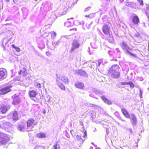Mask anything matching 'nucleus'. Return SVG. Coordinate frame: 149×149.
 <instances>
[{
    "instance_id": "1",
    "label": "nucleus",
    "mask_w": 149,
    "mask_h": 149,
    "mask_svg": "<svg viewBox=\"0 0 149 149\" xmlns=\"http://www.w3.org/2000/svg\"><path fill=\"white\" fill-rule=\"evenodd\" d=\"M120 67L118 65H112L109 70L108 74L109 76L113 78H118L120 74V72L118 71Z\"/></svg>"
},
{
    "instance_id": "13",
    "label": "nucleus",
    "mask_w": 149,
    "mask_h": 149,
    "mask_svg": "<svg viewBox=\"0 0 149 149\" xmlns=\"http://www.w3.org/2000/svg\"><path fill=\"white\" fill-rule=\"evenodd\" d=\"M125 5L133 8L140 9V7H139L138 5L133 2H128L125 3Z\"/></svg>"
},
{
    "instance_id": "64",
    "label": "nucleus",
    "mask_w": 149,
    "mask_h": 149,
    "mask_svg": "<svg viewBox=\"0 0 149 149\" xmlns=\"http://www.w3.org/2000/svg\"><path fill=\"white\" fill-rule=\"evenodd\" d=\"M147 108L149 109V104L148 105Z\"/></svg>"
},
{
    "instance_id": "23",
    "label": "nucleus",
    "mask_w": 149,
    "mask_h": 149,
    "mask_svg": "<svg viewBox=\"0 0 149 149\" xmlns=\"http://www.w3.org/2000/svg\"><path fill=\"white\" fill-rule=\"evenodd\" d=\"M55 17V15L54 14H52L50 17H48V19L47 21L50 23L49 24V25L51 24V23H52L54 21Z\"/></svg>"
},
{
    "instance_id": "58",
    "label": "nucleus",
    "mask_w": 149,
    "mask_h": 149,
    "mask_svg": "<svg viewBox=\"0 0 149 149\" xmlns=\"http://www.w3.org/2000/svg\"><path fill=\"white\" fill-rule=\"evenodd\" d=\"M116 50L118 52H120V50L118 48H116Z\"/></svg>"
},
{
    "instance_id": "31",
    "label": "nucleus",
    "mask_w": 149,
    "mask_h": 149,
    "mask_svg": "<svg viewBox=\"0 0 149 149\" xmlns=\"http://www.w3.org/2000/svg\"><path fill=\"white\" fill-rule=\"evenodd\" d=\"M39 45V47L40 48H43L45 47V45L44 43L42 42L40 43H38Z\"/></svg>"
},
{
    "instance_id": "26",
    "label": "nucleus",
    "mask_w": 149,
    "mask_h": 149,
    "mask_svg": "<svg viewBox=\"0 0 149 149\" xmlns=\"http://www.w3.org/2000/svg\"><path fill=\"white\" fill-rule=\"evenodd\" d=\"M37 136L40 138H45L46 137V134L42 132L37 134Z\"/></svg>"
},
{
    "instance_id": "12",
    "label": "nucleus",
    "mask_w": 149,
    "mask_h": 149,
    "mask_svg": "<svg viewBox=\"0 0 149 149\" xmlns=\"http://www.w3.org/2000/svg\"><path fill=\"white\" fill-rule=\"evenodd\" d=\"M12 86H10L2 88L0 90V94L3 95L6 94L11 91L10 88Z\"/></svg>"
},
{
    "instance_id": "35",
    "label": "nucleus",
    "mask_w": 149,
    "mask_h": 149,
    "mask_svg": "<svg viewBox=\"0 0 149 149\" xmlns=\"http://www.w3.org/2000/svg\"><path fill=\"white\" fill-rule=\"evenodd\" d=\"M91 45L93 48L95 49L97 47V45L94 42H91Z\"/></svg>"
},
{
    "instance_id": "29",
    "label": "nucleus",
    "mask_w": 149,
    "mask_h": 149,
    "mask_svg": "<svg viewBox=\"0 0 149 149\" xmlns=\"http://www.w3.org/2000/svg\"><path fill=\"white\" fill-rule=\"evenodd\" d=\"M54 149H60L59 143L57 141L53 146Z\"/></svg>"
},
{
    "instance_id": "32",
    "label": "nucleus",
    "mask_w": 149,
    "mask_h": 149,
    "mask_svg": "<svg viewBox=\"0 0 149 149\" xmlns=\"http://www.w3.org/2000/svg\"><path fill=\"white\" fill-rule=\"evenodd\" d=\"M139 3L140 5L139 7H140V9L142 8L143 5V1L141 0H137Z\"/></svg>"
},
{
    "instance_id": "49",
    "label": "nucleus",
    "mask_w": 149,
    "mask_h": 149,
    "mask_svg": "<svg viewBox=\"0 0 149 149\" xmlns=\"http://www.w3.org/2000/svg\"><path fill=\"white\" fill-rule=\"evenodd\" d=\"M15 49L16 50L17 52H19L20 51V49L19 47H16V48Z\"/></svg>"
},
{
    "instance_id": "11",
    "label": "nucleus",
    "mask_w": 149,
    "mask_h": 149,
    "mask_svg": "<svg viewBox=\"0 0 149 149\" xmlns=\"http://www.w3.org/2000/svg\"><path fill=\"white\" fill-rule=\"evenodd\" d=\"M110 28L107 24H105L102 26V30L103 32L105 35L109 36L110 35Z\"/></svg>"
},
{
    "instance_id": "62",
    "label": "nucleus",
    "mask_w": 149,
    "mask_h": 149,
    "mask_svg": "<svg viewBox=\"0 0 149 149\" xmlns=\"http://www.w3.org/2000/svg\"><path fill=\"white\" fill-rule=\"evenodd\" d=\"M10 18H7L6 19V21H8L10 20Z\"/></svg>"
},
{
    "instance_id": "7",
    "label": "nucleus",
    "mask_w": 149,
    "mask_h": 149,
    "mask_svg": "<svg viewBox=\"0 0 149 149\" xmlns=\"http://www.w3.org/2000/svg\"><path fill=\"white\" fill-rule=\"evenodd\" d=\"M121 46L123 49H125L126 50V52L127 53L129 54L132 56L134 57H135L136 56L135 54L132 53L129 50L130 49V47L124 42H122L121 44Z\"/></svg>"
},
{
    "instance_id": "47",
    "label": "nucleus",
    "mask_w": 149,
    "mask_h": 149,
    "mask_svg": "<svg viewBox=\"0 0 149 149\" xmlns=\"http://www.w3.org/2000/svg\"><path fill=\"white\" fill-rule=\"evenodd\" d=\"M118 118L121 121L123 122H125V121L124 119H123L121 118V117L120 116H118Z\"/></svg>"
},
{
    "instance_id": "18",
    "label": "nucleus",
    "mask_w": 149,
    "mask_h": 149,
    "mask_svg": "<svg viewBox=\"0 0 149 149\" xmlns=\"http://www.w3.org/2000/svg\"><path fill=\"white\" fill-rule=\"evenodd\" d=\"M121 111L124 116L127 118H130V116L126 109L124 108L121 109Z\"/></svg>"
},
{
    "instance_id": "39",
    "label": "nucleus",
    "mask_w": 149,
    "mask_h": 149,
    "mask_svg": "<svg viewBox=\"0 0 149 149\" xmlns=\"http://www.w3.org/2000/svg\"><path fill=\"white\" fill-rule=\"evenodd\" d=\"M128 85H130V87L132 88H134V84L131 81L128 82Z\"/></svg>"
},
{
    "instance_id": "20",
    "label": "nucleus",
    "mask_w": 149,
    "mask_h": 149,
    "mask_svg": "<svg viewBox=\"0 0 149 149\" xmlns=\"http://www.w3.org/2000/svg\"><path fill=\"white\" fill-rule=\"evenodd\" d=\"M37 94V92L34 90L30 91L29 92V95L31 99L35 97Z\"/></svg>"
},
{
    "instance_id": "8",
    "label": "nucleus",
    "mask_w": 149,
    "mask_h": 149,
    "mask_svg": "<svg viewBox=\"0 0 149 149\" xmlns=\"http://www.w3.org/2000/svg\"><path fill=\"white\" fill-rule=\"evenodd\" d=\"M7 73L5 69L3 68H0V80H2L6 78Z\"/></svg>"
},
{
    "instance_id": "3",
    "label": "nucleus",
    "mask_w": 149,
    "mask_h": 149,
    "mask_svg": "<svg viewBox=\"0 0 149 149\" xmlns=\"http://www.w3.org/2000/svg\"><path fill=\"white\" fill-rule=\"evenodd\" d=\"M12 116V118L13 120L15 121L18 120L20 117V116L18 114L17 111H15L13 112L10 113L8 116V118L10 119Z\"/></svg>"
},
{
    "instance_id": "33",
    "label": "nucleus",
    "mask_w": 149,
    "mask_h": 149,
    "mask_svg": "<svg viewBox=\"0 0 149 149\" xmlns=\"http://www.w3.org/2000/svg\"><path fill=\"white\" fill-rule=\"evenodd\" d=\"M146 15L148 18H149V5L146 7Z\"/></svg>"
},
{
    "instance_id": "44",
    "label": "nucleus",
    "mask_w": 149,
    "mask_h": 149,
    "mask_svg": "<svg viewBox=\"0 0 149 149\" xmlns=\"http://www.w3.org/2000/svg\"><path fill=\"white\" fill-rule=\"evenodd\" d=\"M94 14H90V15H86V17H94Z\"/></svg>"
},
{
    "instance_id": "61",
    "label": "nucleus",
    "mask_w": 149,
    "mask_h": 149,
    "mask_svg": "<svg viewBox=\"0 0 149 149\" xmlns=\"http://www.w3.org/2000/svg\"><path fill=\"white\" fill-rule=\"evenodd\" d=\"M124 0H120V3H122L124 1Z\"/></svg>"
},
{
    "instance_id": "51",
    "label": "nucleus",
    "mask_w": 149,
    "mask_h": 149,
    "mask_svg": "<svg viewBox=\"0 0 149 149\" xmlns=\"http://www.w3.org/2000/svg\"><path fill=\"white\" fill-rule=\"evenodd\" d=\"M88 106L91 107H96V106L95 105H94L93 104H90Z\"/></svg>"
},
{
    "instance_id": "34",
    "label": "nucleus",
    "mask_w": 149,
    "mask_h": 149,
    "mask_svg": "<svg viewBox=\"0 0 149 149\" xmlns=\"http://www.w3.org/2000/svg\"><path fill=\"white\" fill-rule=\"evenodd\" d=\"M76 139L78 140H79L81 142H83L85 140V139H81V137L78 135L77 136H76Z\"/></svg>"
},
{
    "instance_id": "63",
    "label": "nucleus",
    "mask_w": 149,
    "mask_h": 149,
    "mask_svg": "<svg viewBox=\"0 0 149 149\" xmlns=\"http://www.w3.org/2000/svg\"><path fill=\"white\" fill-rule=\"evenodd\" d=\"M6 2H9L10 1V0H5Z\"/></svg>"
},
{
    "instance_id": "17",
    "label": "nucleus",
    "mask_w": 149,
    "mask_h": 149,
    "mask_svg": "<svg viewBox=\"0 0 149 149\" xmlns=\"http://www.w3.org/2000/svg\"><path fill=\"white\" fill-rule=\"evenodd\" d=\"M10 108V106L9 105L6 106H2L0 108V111L3 113H5L6 111Z\"/></svg>"
},
{
    "instance_id": "42",
    "label": "nucleus",
    "mask_w": 149,
    "mask_h": 149,
    "mask_svg": "<svg viewBox=\"0 0 149 149\" xmlns=\"http://www.w3.org/2000/svg\"><path fill=\"white\" fill-rule=\"evenodd\" d=\"M144 79L142 77H138V80L142 81L144 80Z\"/></svg>"
},
{
    "instance_id": "48",
    "label": "nucleus",
    "mask_w": 149,
    "mask_h": 149,
    "mask_svg": "<svg viewBox=\"0 0 149 149\" xmlns=\"http://www.w3.org/2000/svg\"><path fill=\"white\" fill-rule=\"evenodd\" d=\"M46 55L48 56H49L51 55V54L48 52H46Z\"/></svg>"
},
{
    "instance_id": "40",
    "label": "nucleus",
    "mask_w": 149,
    "mask_h": 149,
    "mask_svg": "<svg viewBox=\"0 0 149 149\" xmlns=\"http://www.w3.org/2000/svg\"><path fill=\"white\" fill-rule=\"evenodd\" d=\"M134 37L136 38H139L140 37V35L138 33L136 32L134 34Z\"/></svg>"
},
{
    "instance_id": "41",
    "label": "nucleus",
    "mask_w": 149,
    "mask_h": 149,
    "mask_svg": "<svg viewBox=\"0 0 149 149\" xmlns=\"http://www.w3.org/2000/svg\"><path fill=\"white\" fill-rule=\"evenodd\" d=\"M95 93L97 95L101 94V92L98 90H96L95 91Z\"/></svg>"
},
{
    "instance_id": "22",
    "label": "nucleus",
    "mask_w": 149,
    "mask_h": 149,
    "mask_svg": "<svg viewBox=\"0 0 149 149\" xmlns=\"http://www.w3.org/2000/svg\"><path fill=\"white\" fill-rule=\"evenodd\" d=\"M20 102V100L19 98L17 96H16L14 97L12 103L14 105H16L18 104Z\"/></svg>"
},
{
    "instance_id": "25",
    "label": "nucleus",
    "mask_w": 149,
    "mask_h": 149,
    "mask_svg": "<svg viewBox=\"0 0 149 149\" xmlns=\"http://www.w3.org/2000/svg\"><path fill=\"white\" fill-rule=\"evenodd\" d=\"M22 73V74L24 76H25L27 74V72L25 68L23 67L22 69L19 72V74H21Z\"/></svg>"
},
{
    "instance_id": "21",
    "label": "nucleus",
    "mask_w": 149,
    "mask_h": 149,
    "mask_svg": "<svg viewBox=\"0 0 149 149\" xmlns=\"http://www.w3.org/2000/svg\"><path fill=\"white\" fill-rule=\"evenodd\" d=\"M75 86L77 88L81 89H83L84 86V84L80 82L75 83Z\"/></svg>"
},
{
    "instance_id": "10",
    "label": "nucleus",
    "mask_w": 149,
    "mask_h": 149,
    "mask_svg": "<svg viewBox=\"0 0 149 149\" xmlns=\"http://www.w3.org/2000/svg\"><path fill=\"white\" fill-rule=\"evenodd\" d=\"M57 78L56 79V81L57 82H60L61 81H63L64 83L66 84H68V79L67 77L63 76H59L58 77L57 74H56Z\"/></svg>"
},
{
    "instance_id": "46",
    "label": "nucleus",
    "mask_w": 149,
    "mask_h": 149,
    "mask_svg": "<svg viewBox=\"0 0 149 149\" xmlns=\"http://www.w3.org/2000/svg\"><path fill=\"white\" fill-rule=\"evenodd\" d=\"M91 8V7H90V6H89V7H87L85 9V10H84L85 12H86V11H88V10H89Z\"/></svg>"
},
{
    "instance_id": "37",
    "label": "nucleus",
    "mask_w": 149,
    "mask_h": 149,
    "mask_svg": "<svg viewBox=\"0 0 149 149\" xmlns=\"http://www.w3.org/2000/svg\"><path fill=\"white\" fill-rule=\"evenodd\" d=\"M49 34L51 35L52 37L53 38L54 37H55L56 36V33L53 31L51 32Z\"/></svg>"
},
{
    "instance_id": "24",
    "label": "nucleus",
    "mask_w": 149,
    "mask_h": 149,
    "mask_svg": "<svg viewBox=\"0 0 149 149\" xmlns=\"http://www.w3.org/2000/svg\"><path fill=\"white\" fill-rule=\"evenodd\" d=\"M101 98L105 103H107L108 104L110 105L112 104L111 101L107 99L104 96H101Z\"/></svg>"
},
{
    "instance_id": "45",
    "label": "nucleus",
    "mask_w": 149,
    "mask_h": 149,
    "mask_svg": "<svg viewBox=\"0 0 149 149\" xmlns=\"http://www.w3.org/2000/svg\"><path fill=\"white\" fill-rule=\"evenodd\" d=\"M114 115L116 116H117L118 118V116H120L119 115V113L117 111H116L114 113Z\"/></svg>"
},
{
    "instance_id": "54",
    "label": "nucleus",
    "mask_w": 149,
    "mask_h": 149,
    "mask_svg": "<svg viewBox=\"0 0 149 149\" xmlns=\"http://www.w3.org/2000/svg\"><path fill=\"white\" fill-rule=\"evenodd\" d=\"M89 95L90 96L92 97H94V95L92 94H89Z\"/></svg>"
},
{
    "instance_id": "60",
    "label": "nucleus",
    "mask_w": 149,
    "mask_h": 149,
    "mask_svg": "<svg viewBox=\"0 0 149 149\" xmlns=\"http://www.w3.org/2000/svg\"><path fill=\"white\" fill-rule=\"evenodd\" d=\"M52 99V98H51L50 97H49V99L48 101L49 102H50V100H51V99Z\"/></svg>"
},
{
    "instance_id": "6",
    "label": "nucleus",
    "mask_w": 149,
    "mask_h": 149,
    "mask_svg": "<svg viewBox=\"0 0 149 149\" xmlns=\"http://www.w3.org/2000/svg\"><path fill=\"white\" fill-rule=\"evenodd\" d=\"M80 46V43L77 40H73L71 43V47L70 52H72L75 49L79 48Z\"/></svg>"
},
{
    "instance_id": "30",
    "label": "nucleus",
    "mask_w": 149,
    "mask_h": 149,
    "mask_svg": "<svg viewBox=\"0 0 149 149\" xmlns=\"http://www.w3.org/2000/svg\"><path fill=\"white\" fill-rule=\"evenodd\" d=\"M18 129L19 130L21 131H25L24 126L23 125H19Z\"/></svg>"
},
{
    "instance_id": "5",
    "label": "nucleus",
    "mask_w": 149,
    "mask_h": 149,
    "mask_svg": "<svg viewBox=\"0 0 149 149\" xmlns=\"http://www.w3.org/2000/svg\"><path fill=\"white\" fill-rule=\"evenodd\" d=\"M11 125V123L5 120H2L0 121V127L6 131L7 130L8 128Z\"/></svg>"
},
{
    "instance_id": "36",
    "label": "nucleus",
    "mask_w": 149,
    "mask_h": 149,
    "mask_svg": "<svg viewBox=\"0 0 149 149\" xmlns=\"http://www.w3.org/2000/svg\"><path fill=\"white\" fill-rule=\"evenodd\" d=\"M110 35H109V38L108 39V41L110 43L113 42V39L111 36H110Z\"/></svg>"
},
{
    "instance_id": "19",
    "label": "nucleus",
    "mask_w": 149,
    "mask_h": 149,
    "mask_svg": "<svg viewBox=\"0 0 149 149\" xmlns=\"http://www.w3.org/2000/svg\"><path fill=\"white\" fill-rule=\"evenodd\" d=\"M102 1V6L104 8L107 7L109 4L110 0H101Z\"/></svg>"
},
{
    "instance_id": "27",
    "label": "nucleus",
    "mask_w": 149,
    "mask_h": 149,
    "mask_svg": "<svg viewBox=\"0 0 149 149\" xmlns=\"http://www.w3.org/2000/svg\"><path fill=\"white\" fill-rule=\"evenodd\" d=\"M73 23L72 22L68 21L64 24L65 26L67 27H69L73 25Z\"/></svg>"
},
{
    "instance_id": "43",
    "label": "nucleus",
    "mask_w": 149,
    "mask_h": 149,
    "mask_svg": "<svg viewBox=\"0 0 149 149\" xmlns=\"http://www.w3.org/2000/svg\"><path fill=\"white\" fill-rule=\"evenodd\" d=\"M120 84L121 85H128V82H120Z\"/></svg>"
},
{
    "instance_id": "52",
    "label": "nucleus",
    "mask_w": 149,
    "mask_h": 149,
    "mask_svg": "<svg viewBox=\"0 0 149 149\" xmlns=\"http://www.w3.org/2000/svg\"><path fill=\"white\" fill-rule=\"evenodd\" d=\"M60 40H59L58 41H57L55 44V45H58V44L60 42Z\"/></svg>"
},
{
    "instance_id": "15",
    "label": "nucleus",
    "mask_w": 149,
    "mask_h": 149,
    "mask_svg": "<svg viewBox=\"0 0 149 149\" xmlns=\"http://www.w3.org/2000/svg\"><path fill=\"white\" fill-rule=\"evenodd\" d=\"M131 120V122L132 125L134 126L137 123V119L135 116L133 114H131L130 118Z\"/></svg>"
},
{
    "instance_id": "50",
    "label": "nucleus",
    "mask_w": 149,
    "mask_h": 149,
    "mask_svg": "<svg viewBox=\"0 0 149 149\" xmlns=\"http://www.w3.org/2000/svg\"><path fill=\"white\" fill-rule=\"evenodd\" d=\"M87 136V134L86 131L84 134L83 137L84 138H86Z\"/></svg>"
},
{
    "instance_id": "14",
    "label": "nucleus",
    "mask_w": 149,
    "mask_h": 149,
    "mask_svg": "<svg viewBox=\"0 0 149 149\" xmlns=\"http://www.w3.org/2000/svg\"><path fill=\"white\" fill-rule=\"evenodd\" d=\"M27 127L31 129L33 128V126L36 124V123L33 119H29L27 122Z\"/></svg>"
},
{
    "instance_id": "53",
    "label": "nucleus",
    "mask_w": 149,
    "mask_h": 149,
    "mask_svg": "<svg viewBox=\"0 0 149 149\" xmlns=\"http://www.w3.org/2000/svg\"><path fill=\"white\" fill-rule=\"evenodd\" d=\"M63 9H64V10L65 11H66L67 10V8L65 6L64 7Z\"/></svg>"
},
{
    "instance_id": "57",
    "label": "nucleus",
    "mask_w": 149,
    "mask_h": 149,
    "mask_svg": "<svg viewBox=\"0 0 149 149\" xmlns=\"http://www.w3.org/2000/svg\"><path fill=\"white\" fill-rule=\"evenodd\" d=\"M12 47H13V48H14V49H15L16 48V47H16L14 45H13V44L12 45Z\"/></svg>"
},
{
    "instance_id": "4",
    "label": "nucleus",
    "mask_w": 149,
    "mask_h": 149,
    "mask_svg": "<svg viewBox=\"0 0 149 149\" xmlns=\"http://www.w3.org/2000/svg\"><path fill=\"white\" fill-rule=\"evenodd\" d=\"M9 137L6 134L0 133V142L4 144L9 140Z\"/></svg>"
},
{
    "instance_id": "28",
    "label": "nucleus",
    "mask_w": 149,
    "mask_h": 149,
    "mask_svg": "<svg viewBox=\"0 0 149 149\" xmlns=\"http://www.w3.org/2000/svg\"><path fill=\"white\" fill-rule=\"evenodd\" d=\"M56 83L59 87L62 90H65V86L60 82L56 81Z\"/></svg>"
},
{
    "instance_id": "9",
    "label": "nucleus",
    "mask_w": 149,
    "mask_h": 149,
    "mask_svg": "<svg viewBox=\"0 0 149 149\" xmlns=\"http://www.w3.org/2000/svg\"><path fill=\"white\" fill-rule=\"evenodd\" d=\"M75 74L82 76L84 77H87L88 75L86 72L82 70H75Z\"/></svg>"
},
{
    "instance_id": "59",
    "label": "nucleus",
    "mask_w": 149,
    "mask_h": 149,
    "mask_svg": "<svg viewBox=\"0 0 149 149\" xmlns=\"http://www.w3.org/2000/svg\"><path fill=\"white\" fill-rule=\"evenodd\" d=\"M142 91L140 90V95L141 97V96H142Z\"/></svg>"
},
{
    "instance_id": "38",
    "label": "nucleus",
    "mask_w": 149,
    "mask_h": 149,
    "mask_svg": "<svg viewBox=\"0 0 149 149\" xmlns=\"http://www.w3.org/2000/svg\"><path fill=\"white\" fill-rule=\"evenodd\" d=\"M34 86L37 87L38 88H39L41 87V86L40 84L38 82H35L34 83Z\"/></svg>"
},
{
    "instance_id": "16",
    "label": "nucleus",
    "mask_w": 149,
    "mask_h": 149,
    "mask_svg": "<svg viewBox=\"0 0 149 149\" xmlns=\"http://www.w3.org/2000/svg\"><path fill=\"white\" fill-rule=\"evenodd\" d=\"M9 42V40L6 38H4L3 39L2 41V45L4 49H7L9 47V45L8 44Z\"/></svg>"
},
{
    "instance_id": "56",
    "label": "nucleus",
    "mask_w": 149,
    "mask_h": 149,
    "mask_svg": "<svg viewBox=\"0 0 149 149\" xmlns=\"http://www.w3.org/2000/svg\"><path fill=\"white\" fill-rule=\"evenodd\" d=\"M55 43L54 42H52V45L54 47L55 46Z\"/></svg>"
},
{
    "instance_id": "2",
    "label": "nucleus",
    "mask_w": 149,
    "mask_h": 149,
    "mask_svg": "<svg viewBox=\"0 0 149 149\" xmlns=\"http://www.w3.org/2000/svg\"><path fill=\"white\" fill-rule=\"evenodd\" d=\"M131 19L133 23L130 24L131 27L132 28L134 27L135 25L138 26L140 22L138 16L134 13H132L131 16Z\"/></svg>"
},
{
    "instance_id": "55",
    "label": "nucleus",
    "mask_w": 149,
    "mask_h": 149,
    "mask_svg": "<svg viewBox=\"0 0 149 149\" xmlns=\"http://www.w3.org/2000/svg\"><path fill=\"white\" fill-rule=\"evenodd\" d=\"M79 123L80 124V125H81V126H83V123L81 121H80Z\"/></svg>"
}]
</instances>
